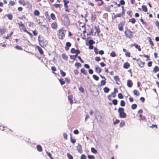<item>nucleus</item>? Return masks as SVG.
<instances>
[{
  "label": "nucleus",
  "mask_w": 159,
  "mask_h": 159,
  "mask_svg": "<svg viewBox=\"0 0 159 159\" xmlns=\"http://www.w3.org/2000/svg\"><path fill=\"white\" fill-rule=\"evenodd\" d=\"M75 66H76L77 68H79V67L81 66V64L79 62H76L75 64Z\"/></svg>",
  "instance_id": "ea45409f"
},
{
  "label": "nucleus",
  "mask_w": 159,
  "mask_h": 159,
  "mask_svg": "<svg viewBox=\"0 0 159 159\" xmlns=\"http://www.w3.org/2000/svg\"><path fill=\"white\" fill-rule=\"evenodd\" d=\"M95 71L98 73H100L101 71H102V69L99 67L98 66V67H95Z\"/></svg>",
  "instance_id": "9d476101"
},
{
  "label": "nucleus",
  "mask_w": 159,
  "mask_h": 159,
  "mask_svg": "<svg viewBox=\"0 0 159 159\" xmlns=\"http://www.w3.org/2000/svg\"><path fill=\"white\" fill-rule=\"evenodd\" d=\"M18 24L20 27H22L23 26H24V25L23 24L22 22L21 21L19 23H18Z\"/></svg>",
  "instance_id": "69168bd1"
},
{
  "label": "nucleus",
  "mask_w": 159,
  "mask_h": 159,
  "mask_svg": "<svg viewBox=\"0 0 159 159\" xmlns=\"http://www.w3.org/2000/svg\"><path fill=\"white\" fill-rule=\"evenodd\" d=\"M57 35L59 39H62L65 35L63 30L62 29L59 30L57 32Z\"/></svg>",
  "instance_id": "7ed1b4c3"
},
{
  "label": "nucleus",
  "mask_w": 159,
  "mask_h": 159,
  "mask_svg": "<svg viewBox=\"0 0 159 159\" xmlns=\"http://www.w3.org/2000/svg\"><path fill=\"white\" fill-rule=\"evenodd\" d=\"M155 24L157 27L158 29H159V22L157 20L155 22Z\"/></svg>",
  "instance_id": "052dcab7"
},
{
  "label": "nucleus",
  "mask_w": 159,
  "mask_h": 159,
  "mask_svg": "<svg viewBox=\"0 0 159 159\" xmlns=\"http://www.w3.org/2000/svg\"><path fill=\"white\" fill-rule=\"evenodd\" d=\"M73 133L75 134H77L79 133V132L78 130L75 129L73 131Z\"/></svg>",
  "instance_id": "774afa93"
},
{
  "label": "nucleus",
  "mask_w": 159,
  "mask_h": 159,
  "mask_svg": "<svg viewBox=\"0 0 159 159\" xmlns=\"http://www.w3.org/2000/svg\"><path fill=\"white\" fill-rule=\"evenodd\" d=\"M139 117L142 120H144L145 119V118L144 116H143L142 115L140 114L139 115Z\"/></svg>",
  "instance_id": "13d9d810"
},
{
  "label": "nucleus",
  "mask_w": 159,
  "mask_h": 159,
  "mask_svg": "<svg viewBox=\"0 0 159 159\" xmlns=\"http://www.w3.org/2000/svg\"><path fill=\"white\" fill-rule=\"evenodd\" d=\"M67 156L69 159H73V156L70 154L67 153Z\"/></svg>",
  "instance_id": "de8ad7c7"
},
{
  "label": "nucleus",
  "mask_w": 159,
  "mask_h": 159,
  "mask_svg": "<svg viewBox=\"0 0 159 159\" xmlns=\"http://www.w3.org/2000/svg\"><path fill=\"white\" fill-rule=\"evenodd\" d=\"M62 20L67 23H70L69 17L66 15H63L62 16Z\"/></svg>",
  "instance_id": "20e7f679"
},
{
  "label": "nucleus",
  "mask_w": 159,
  "mask_h": 159,
  "mask_svg": "<svg viewBox=\"0 0 159 159\" xmlns=\"http://www.w3.org/2000/svg\"><path fill=\"white\" fill-rule=\"evenodd\" d=\"M106 80H102L101 81V86L104 85L105 84H106Z\"/></svg>",
  "instance_id": "c03bdc74"
},
{
  "label": "nucleus",
  "mask_w": 159,
  "mask_h": 159,
  "mask_svg": "<svg viewBox=\"0 0 159 159\" xmlns=\"http://www.w3.org/2000/svg\"><path fill=\"white\" fill-rule=\"evenodd\" d=\"M88 158L89 159H95V157L93 155H89L87 156Z\"/></svg>",
  "instance_id": "a19ab883"
},
{
  "label": "nucleus",
  "mask_w": 159,
  "mask_h": 159,
  "mask_svg": "<svg viewBox=\"0 0 159 159\" xmlns=\"http://www.w3.org/2000/svg\"><path fill=\"white\" fill-rule=\"evenodd\" d=\"M70 141H71V142L73 143H75L76 142L75 140V139H73L72 138L71 134H70Z\"/></svg>",
  "instance_id": "f704fd0d"
},
{
  "label": "nucleus",
  "mask_w": 159,
  "mask_h": 159,
  "mask_svg": "<svg viewBox=\"0 0 159 159\" xmlns=\"http://www.w3.org/2000/svg\"><path fill=\"white\" fill-rule=\"evenodd\" d=\"M118 97L119 99H122L124 97L122 95V94L121 93H120L118 94Z\"/></svg>",
  "instance_id": "a18cd8bd"
},
{
  "label": "nucleus",
  "mask_w": 159,
  "mask_h": 159,
  "mask_svg": "<svg viewBox=\"0 0 159 159\" xmlns=\"http://www.w3.org/2000/svg\"><path fill=\"white\" fill-rule=\"evenodd\" d=\"M149 41L150 45H151L152 46H153L154 45L151 39V38H150Z\"/></svg>",
  "instance_id": "680f3d73"
},
{
  "label": "nucleus",
  "mask_w": 159,
  "mask_h": 159,
  "mask_svg": "<svg viewBox=\"0 0 159 159\" xmlns=\"http://www.w3.org/2000/svg\"><path fill=\"white\" fill-rule=\"evenodd\" d=\"M79 90L82 93H84V89L82 87H79Z\"/></svg>",
  "instance_id": "3c124183"
},
{
  "label": "nucleus",
  "mask_w": 159,
  "mask_h": 159,
  "mask_svg": "<svg viewBox=\"0 0 159 159\" xmlns=\"http://www.w3.org/2000/svg\"><path fill=\"white\" fill-rule=\"evenodd\" d=\"M112 103L115 105H117L118 101L116 99H114L112 101Z\"/></svg>",
  "instance_id": "4c0bfd02"
},
{
  "label": "nucleus",
  "mask_w": 159,
  "mask_h": 159,
  "mask_svg": "<svg viewBox=\"0 0 159 159\" xmlns=\"http://www.w3.org/2000/svg\"><path fill=\"white\" fill-rule=\"evenodd\" d=\"M71 43L69 42H67L66 43V45L65 46V48L66 51H68L69 49V48L71 46Z\"/></svg>",
  "instance_id": "423d86ee"
},
{
  "label": "nucleus",
  "mask_w": 159,
  "mask_h": 159,
  "mask_svg": "<svg viewBox=\"0 0 159 159\" xmlns=\"http://www.w3.org/2000/svg\"><path fill=\"white\" fill-rule=\"evenodd\" d=\"M93 30L92 28L90 30V31L89 32V33L87 34V35H90L91 34H93Z\"/></svg>",
  "instance_id": "49530a36"
},
{
  "label": "nucleus",
  "mask_w": 159,
  "mask_h": 159,
  "mask_svg": "<svg viewBox=\"0 0 159 159\" xmlns=\"http://www.w3.org/2000/svg\"><path fill=\"white\" fill-rule=\"evenodd\" d=\"M7 16L8 18L10 20H11L12 19L13 16L11 14H9L5 15Z\"/></svg>",
  "instance_id": "aec40b11"
},
{
  "label": "nucleus",
  "mask_w": 159,
  "mask_h": 159,
  "mask_svg": "<svg viewBox=\"0 0 159 159\" xmlns=\"http://www.w3.org/2000/svg\"><path fill=\"white\" fill-rule=\"evenodd\" d=\"M126 28L124 32L125 34L126 37L130 39L133 37V34L134 32H132L129 29H128L127 27Z\"/></svg>",
  "instance_id": "f03ea898"
},
{
  "label": "nucleus",
  "mask_w": 159,
  "mask_h": 159,
  "mask_svg": "<svg viewBox=\"0 0 159 159\" xmlns=\"http://www.w3.org/2000/svg\"><path fill=\"white\" fill-rule=\"evenodd\" d=\"M6 31V30L4 29H1L0 28V36L4 34Z\"/></svg>",
  "instance_id": "393cba45"
},
{
  "label": "nucleus",
  "mask_w": 159,
  "mask_h": 159,
  "mask_svg": "<svg viewBox=\"0 0 159 159\" xmlns=\"http://www.w3.org/2000/svg\"><path fill=\"white\" fill-rule=\"evenodd\" d=\"M68 99L70 101V104H72L73 103V100L72 97H70L69 96H68Z\"/></svg>",
  "instance_id": "8fccbe9b"
},
{
  "label": "nucleus",
  "mask_w": 159,
  "mask_h": 159,
  "mask_svg": "<svg viewBox=\"0 0 159 159\" xmlns=\"http://www.w3.org/2000/svg\"><path fill=\"white\" fill-rule=\"evenodd\" d=\"M133 93L134 95L138 96L139 95V92L137 90L134 89L133 91Z\"/></svg>",
  "instance_id": "f3484780"
},
{
  "label": "nucleus",
  "mask_w": 159,
  "mask_h": 159,
  "mask_svg": "<svg viewBox=\"0 0 159 159\" xmlns=\"http://www.w3.org/2000/svg\"><path fill=\"white\" fill-rule=\"evenodd\" d=\"M95 29L96 30V32L97 33L98 35L100 32V29L99 26H96L95 25L94 26Z\"/></svg>",
  "instance_id": "6e6552de"
},
{
  "label": "nucleus",
  "mask_w": 159,
  "mask_h": 159,
  "mask_svg": "<svg viewBox=\"0 0 159 159\" xmlns=\"http://www.w3.org/2000/svg\"><path fill=\"white\" fill-rule=\"evenodd\" d=\"M80 71L84 75H86L87 73V71H86L84 68L81 69L80 70Z\"/></svg>",
  "instance_id": "a878e982"
},
{
  "label": "nucleus",
  "mask_w": 159,
  "mask_h": 159,
  "mask_svg": "<svg viewBox=\"0 0 159 159\" xmlns=\"http://www.w3.org/2000/svg\"><path fill=\"white\" fill-rule=\"evenodd\" d=\"M19 2L20 4L23 5H25V3L24 2V0H19Z\"/></svg>",
  "instance_id": "09e8293b"
},
{
  "label": "nucleus",
  "mask_w": 159,
  "mask_h": 159,
  "mask_svg": "<svg viewBox=\"0 0 159 159\" xmlns=\"http://www.w3.org/2000/svg\"><path fill=\"white\" fill-rule=\"evenodd\" d=\"M130 66V64L128 62H125L123 65V67L125 69L128 68Z\"/></svg>",
  "instance_id": "1a4fd4ad"
},
{
  "label": "nucleus",
  "mask_w": 159,
  "mask_h": 159,
  "mask_svg": "<svg viewBox=\"0 0 159 159\" xmlns=\"http://www.w3.org/2000/svg\"><path fill=\"white\" fill-rule=\"evenodd\" d=\"M37 150L39 152H41L43 151L42 148L40 145H37L36 146Z\"/></svg>",
  "instance_id": "dca6fc26"
},
{
  "label": "nucleus",
  "mask_w": 159,
  "mask_h": 159,
  "mask_svg": "<svg viewBox=\"0 0 159 159\" xmlns=\"http://www.w3.org/2000/svg\"><path fill=\"white\" fill-rule=\"evenodd\" d=\"M60 73H61V74L62 76L64 77L66 76V74L65 72H64V71H63V70H60Z\"/></svg>",
  "instance_id": "37998d69"
},
{
  "label": "nucleus",
  "mask_w": 159,
  "mask_h": 159,
  "mask_svg": "<svg viewBox=\"0 0 159 159\" xmlns=\"http://www.w3.org/2000/svg\"><path fill=\"white\" fill-rule=\"evenodd\" d=\"M15 48L18 50H22V48L19 45H16L15 46Z\"/></svg>",
  "instance_id": "4d7b16f0"
},
{
  "label": "nucleus",
  "mask_w": 159,
  "mask_h": 159,
  "mask_svg": "<svg viewBox=\"0 0 159 159\" xmlns=\"http://www.w3.org/2000/svg\"><path fill=\"white\" fill-rule=\"evenodd\" d=\"M134 46L135 47V48L137 49L139 51H140L141 50V48H140V47L139 45L138 44L134 43Z\"/></svg>",
  "instance_id": "a211bd4d"
},
{
  "label": "nucleus",
  "mask_w": 159,
  "mask_h": 159,
  "mask_svg": "<svg viewBox=\"0 0 159 159\" xmlns=\"http://www.w3.org/2000/svg\"><path fill=\"white\" fill-rule=\"evenodd\" d=\"M62 57L65 60H67L68 59V57L65 54L63 53L61 55Z\"/></svg>",
  "instance_id": "4be33fe9"
},
{
  "label": "nucleus",
  "mask_w": 159,
  "mask_h": 159,
  "mask_svg": "<svg viewBox=\"0 0 159 159\" xmlns=\"http://www.w3.org/2000/svg\"><path fill=\"white\" fill-rule=\"evenodd\" d=\"M137 107V105L136 104H133L131 105V108L133 110L135 109Z\"/></svg>",
  "instance_id": "79ce46f5"
},
{
  "label": "nucleus",
  "mask_w": 159,
  "mask_h": 159,
  "mask_svg": "<svg viewBox=\"0 0 159 159\" xmlns=\"http://www.w3.org/2000/svg\"><path fill=\"white\" fill-rule=\"evenodd\" d=\"M77 150L79 152H80V151L82 150V147L79 144L77 147Z\"/></svg>",
  "instance_id": "c9c22d12"
},
{
  "label": "nucleus",
  "mask_w": 159,
  "mask_h": 159,
  "mask_svg": "<svg viewBox=\"0 0 159 159\" xmlns=\"http://www.w3.org/2000/svg\"><path fill=\"white\" fill-rule=\"evenodd\" d=\"M56 8H57L59 7L60 8L61 7H60V4H55L53 5Z\"/></svg>",
  "instance_id": "864d4df0"
},
{
  "label": "nucleus",
  "mask_w": 159,
  "mask_h": 159,
  "mask_svg": "<svg viewBox=\"0 0 159 159\" xmlns=\"http://www.w3.org/2000/svg\"><path fill=\"white\" fill-rule=\"evenodd\" d=\"M125 122H120V127H123L124 125H125Z\"/></svg>",
  "instance_id": "e2e57ef3"
},
{
  "label": "nucleus",
  "mask_w": 159,
  "mask_h": 159,
  "mask_svg": "<svg viewBox=\"0 0 159 159\" xmlns=\"http://www.w3.org/2000/svg\"><path fill=\"white\" fill-rule=\"evenodd\" d=\"M76 49L74 48H72L70 50V52L72 54L75 53H76Z\"/></svg>",
  "instance_id": "58836bf2"
},
{
  "label": "nucleus",
  "mask_w": 159,
  "mask_h": 159,
  "mask_svg": "<svg viewBox=\"0 0 159 159\" xmlns=\"http://www.w3.org/2000/svg\"><path fill=\"white\" fill-rule=\"evenodd\" d=\"M120 3L121 5H124L125 4V2L124 0H121L120 1Z\"/></svg>",
  "instance_id": "bf43d9fd"
},
{
  "label": "nucleus",
  "mask_w": 159,
  "mask_h": 159,
  "mask_svg": "<svg viewBox=\"0 0 159 159\" xmlns=\"http://www.w3.org/2000/svg\"><path fill=\"white\" fill-rule=\"evenodd\" d=\"M105 10L108 12H110V7L109 5H108L107 7H106L105 8Z\"/></svg>",
  "instance_id": "c756f323"
},
{
  "label": "nucleus",
  "mask_w": 159,
  "mask_h": 159,
  "mask_svg": "<svg viewBox=\"0 0 159 159\" xmlns=\"http://www.w3.org/2000/svg\"><path fill=\"white\" fill-rule=\"evenodd\" d=\"M95 60L97 61H99L101 60L100 57H95Z\"/></svg>",
  "instance_id": "338daca9"
},
{
  "label": "nucleus",
  "mask_w": 159,
  "mask_h": 159,
  "mask_svg": "<svg viewBox=\"0 0 159 159\" xmlns=\"http://www.w3.org/2000/svg\"><path fill=\"white\" fill-rule=\"evenodd\" d=\"M110 89L107 87H105L103 89V90L105 93H108L110 91Z\"/></svg>",
  "instance_id": "5701e85b"
},
{
  "label": "nucleus",
  "mask_w": 159,
  "mask_h": 159,
  "mask_svg": "<svg viewBox=\"0 0 159 159\" xmlns=\"http://www.w3.org/2000/svg\"><path fill=\"white\" fill-rule=\"evenodd\" d=\"M95 43V41H94L93 39H90L88 42V44H89L93 45Z\"/></svg>",
  "instance_id": "c85d7f7f"
},
{
  "label": "nucleus",
  "mask_w": 159,
  "mask_h": 159,
  "mask_svg": "<svg viewBox=\"0 0 159 159\" xmlns=\"http://www.w3.org/2000/svg\"><path fill=\"white\" fill-rule=\"evenodd\" d=\"M133 85V83L132 80H128L127 82V86L129 88L131 87Z\"/></svg>",
  "instance_id": "0eeeda50"
},
{
  "label": "nucleus",
  "mask_w": 159,
  "mask_h": 159,
  "mask_svg": "<svg viewBox=\"0 0 159 159\" xmlns=\"http://www.w3.org/2000/svg\"><path fill=\"white\" fill-rule=\"evenodd\" d=\"M110 56L112 57H114L116 56V55L114 51H112L110 53Z\"/></svg>",
  "instance_id": "72a5a7b5"
},
{
  "label": "nucleus",
  "mask_w": 159,
  "mask_h": 159,
  "mask_svg": "<svg viewBox=\"0 0 159 159\" xmlns=\"http://www.w3.org/2000/svg\"><path fill=\"white\" fill-rule=\"evenodd\" d=\"M136 21V20L135 18H132L129 20V22H131L132 24H134L135 22Z\"/></svg>",
  "instance_id": "bb28decb"
},
{
  "label": "nucleus",
  "mask_w": 159,
  "mask_h": 159,
  "mask_svg": "<svg viewBox=\"0 0 159 159\" xmlns=\"http://www.w3.org/2000/svg\"><path fill=\"white\" fill-rule=\"evenodd\" d=\"M95 2H98V1H101L100 3H98L97 4V5L98 6H101L103 5L104 4V2L102 0H95Z\"/></svg>",
  "instance_id": "4468645a"
},
{
  "label": "nucleus",
  "mask_w": 159,
  "mask_h": 159,
  "mask_svg": "<svg viewBox=\"0 0 159 159\" xmlns=\"http://www.w3.org/2000/svg\"><path fill=\"white\" fill-rule=\"evenodd\" d=\"M93 77L95 80L96 81L98 80L99 79V77L95 75H93Z\"/></svg>",
  "instance_id": "2f4dec72"
},
{
  "label": "nucleus",
  "mask_w": 159,
  "mask_h": 159,
  "mask_svg": "<svg viewBox=\"0 0 159 159\" xmlns=\"http://www.w3.org/2000/svg\"><path fill=\"white\" fill-rule=\"evenodd\" d=\"M40 36H39V37H38V40H39V41L40 42H43V43H46V44H47V43L46 42V40H44L43 39V38H40Z\"/></svg>",
  "instance_id": "ddd939ff"
},
{
  "label": "nucleus",
  "mask_w": 159,
  "mask_h": 159,
  "mask_svg": "<svg viewBox=\"0 0 159 159\" xmlns=\"http://www.w3.org/2000/svg\"><path fill=\"white\" fill-rule=\"evenodd\" d=\"M114 79L115 81H116V84L118 85L119 84L117 82L119 81L120 80L119 77L118 76H115Z\"/></svg>",
  "instance_id": "f8f14e48"
},
{
  "label": "nucleus",
  "mask_w": 159,
  "mask_h": 159,
  "mask_svg": "<svg viewBox=\"0 0 159 159\" xmlns=\"http://www.w3.org/2000/svg\"><path fill=\"white\" fill-rule=\"evenodd\" d=\"M125 103L124 101L122 100L120 101V105L122 107H124L125 105Z\"/></svg>",
  "instance_id": "473e14b6"
},
{
  "label": "nucleus",
  "mask_w": 159,
  "mask_h": 159,
  "mask_svg": "<svg viewBox=\"0 0 159 159\" xmlns=\"http://www.w3.org/2000/svg\"><path fill=\"white\" fill-rule=\"evenodd\" d=\"M63 138L65 139H67V134H66V133L65 132H63Z\"/></svg>",
  "instance_id": "603ef678"
},
{
  "label": "nucleus",
  "mask_w": 159,
  "mask_h": 159,
  "mask_svg": "<svg viewBox=\"0 0 159 159\" xmlns=\"http://www.w3.org/2000/svg\"><path fill=\"white\" fill-rule=\"evenodd\" d=\"M124 110L122 107H119L118 110V112L119 113V116L120 118H125L126 116V114L124 112Z\"/></svg>",
  "instance_id": "f257e3e1"
},
{
  "label": "nucleus",
  "mask_w": 159,
  "mask_h": 159,
  "mask_svg": "<svg viewBox=\"0 0 159 159\" xmlns=\"http://www.w3.org/2000/svg\"><path fill=\"white\" fill-rule=\"evenodd\" d=\"M159 71V67L158 66H156L153 68V71L155 73Z\"/></svg>",
  "instance_id": "2eb2a0df"
},
{
  "label": "nucleus",
  "mask_w": 159,
  "mask_h": 159,
  "mask_svg": "<svg viewBox=\"0 0 159 159\" xmlns=\"http://www.w3.org/2000/svg\"><path fill=\"white\" fill-rule=\"evenodd\" d=\"M36 48H38L39 53L41 55L43 54V52L41 48L38 46H37Z\"/></svg>",
  "instance_id": "9b49d317"
},
{
  "label": "nucleus",
  "mask_w": 159,
  "mask_h": 159,
  "mask_svg": "<svg viewBox=\"0 0 159 159\" xmlns=\"http://www.w3.org/2000/svg\"><path fill=\"white\" fill-rule=\"evenodd\" d=\"M50 16L52 19L55 20L56 19V17L55 14L53 13H52L50 15Z\"/></svg>",
  "instance_id": "e433bc0d"
},
{
  "label": "nucleus",
  "mask_w": 159,
  "mask_h": 159,
  "mask_svg": "<svg viewBox=\"0 0 159 159\" xmlns=\"http://www.w3.org/2000/svg\"><path fill=\"white\" fill-rule=\"evenodd\" d=\"M51 26L52 28L55 29L57 27V25L56 23H52V24Z\"/></svg>",
  "instance_id": "cd10ccee"
},
{
  "label": "nucleus",
  "mask_w": 159,
  "mask_h": 159,
  "mask_svg": "<svg viewBox=\"0 0 159 159\" xmlns=\"http://www.w3.org/2000/svg\"><path fill=\"white\" fill-rule=\"evenodd\" d=\"M22 30L25 32H26L27 31V30H26V29L25 26V25L24 26H23L22 28Z\"/></svg>",
  "instance_id": "0e129e2a"
},
{
  "label": "nucleus",
  "mask_w": 159,
  "mask_h": 159,
  "mask_svg": "<svg viewBox=\"0 0 159 159\" xmlns=\"http://www.w3.org/2000/svg\"><path fill=\"white\" fill-rule=\"evenodd\" d=\"M91 151L92 153L94 154H97V151L93 147L91 148Z\"/></svg>",
  "instance_id": "b1692460"
},
{
  "label": "nucleus",
  "mask_w": 159,
  "mask_h": 159,
  "mask_svg": "<svg viewBox=\"0 0 159 159\" xmlns=\"http://www.w3.org/2000/svg\"><path fill=\"white\" fill-rule=\"evenodd\" d=\"M81 159H86V157L84 154H82L80 157Z\"/></svg>",
  "instance_id": "6e6d98bb"
},
{
  "label": "nucleus",
  "mask_w": 159,
  "mask_h": 159,
  "mask_svg": "<svg viewBox=\"0 0 159 159\" xmlns=\"http://www.w3.org/2000/svg\"><path fill=\"white\" fill-rule=\"evenodd\" d=\"M59 80L61 85H62L65 84V81L64 80V79H62V78L59 79Z\"/></svg>",
  "instance_id": "412c9836"
},
{
  "label": "nucleus",
  "mask_w": 159,
  "mask_h": 159,
  "mask_svg": "<svg viewBox=\"0 0 159 159\" xmlns=\"http://www.w3.org/2000/svg\"><path fill=\"white\" fill-rule=\"evenodd\" d=\"M142 10L144 12H147L148 11L147 8L146 6L145 5H142Z\"/></svg>",
  "instance_id": "6ab92c4d"
},
{
  "label": "nucleus",
  "mask_w": 159,
  "mask_h": 159,
  "mask_svg": "<svg viewBox=\"0 0 159 159\" xmlns=\"http://www.w3.org/2000/svg\"><path fill=\"white\" fill-rule=\"evenodd\" d=\"M40 14L39 11L38 10H35L34 12V14L36 16H39Z\"/></svg>",
  "instance_id": "7c9ffc66"
},
{
  "label": "nucleus",
  "mask_w": 159,
  "mask_h": 159,
  "mask_svg": "<svg viewBox=\"0 0 159 159\" xmlns=\"http://www.w3.org/2000/svg\"><path fill=\"white\" fill-rule=\"evenodd\" d=\"M125 24L124 22H121L118 25V27L119 30L122 31L123 30V27Z\"/></svg>",
  "instance_id": "39448f33"
},
{
  "label": "nucleus",
  "mask_w": 159,
  "mask_h": 159,
  "mask_svg": "<svg viewBox=\"0 0 159 159\" xmlns=\"http://www.w3.org/2000/svg\"><path fill=\"white\" fill-rule=\"evenodd\" d=\"M94 52H95L96 54H98V49L97 48L95 47L94 48Z\"/></svg>",
  "instance_id": "5fc2aeb1"
}]
</instances>
